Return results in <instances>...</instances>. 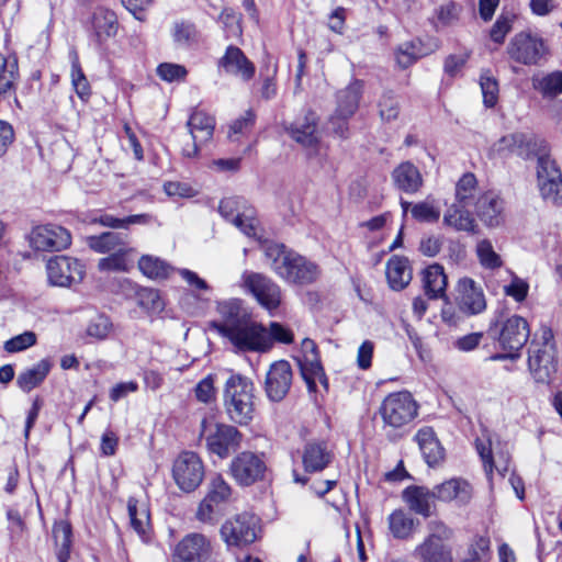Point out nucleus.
<instances>
[{
	"instance_id": "nucleus-1",
	"label": "nucleus",
	"mask_w": 562,
	"mask_h": 562,
	"mask_svg": "<svg viewBox=\"0 0 562 562\" xmlns=\"http://www.w3.org/2000/svg\"><path fill=\"white\" fill-rule=\"evenodd\" d=\"M265 254L271 260V270L288 284L305 286L314 283L321 276V268L316 262L285 249L282 245H267Z\"/></svg>"
},
{
	"instance_id": "nucleus-2",
	"label": "nucleus",
	"mask_w": 562,
	"mask_h": 562,
	"mask_svg": "<svg viewBox=\"0 0 562 562\" xmlns=\"http://www.w3.org/2000/svg\"><path fill=\"white\" fill-rule=\"evenodd\" d=\"M224 407L229 419L238 425H248L255 414L252 382L240 375H231L224 386Z\"/></svg>"
},
{
	"instance_id": "nucleus-3",
	"label": "nucleus",
	"mask_w": 562,
	"mask_h": 562,
	"mask_svg": "<svg viewBox=\"0 0 562 562\" xmlns=\"http://www.w3.org/2000/svg\"><path fill=\"white\" fill-rule=\"evenodd\" d=\"M200 437L204 440L207 451L222 460L237 450L243 439L241 432L235 426L222 423L214 416L202 419Z\"/></svg>"
},
{
	"instance_id": "nucleus-4",
	"label": "nucleus",
	"mask_w": 562,
	"mask_h": 562,
	"mask_svg": "<svg viewBox=\"0 0 562 562\" xmlns=\"http://www.w3.org/2000/svg\"><path fill=\"white\" fill-rule=\"evenodd\" d=\"M221 336L237 352H266L271 348V339L267 328L249 315L236 324L233 328H224Z\"/></svg>"
},
{
	"instance_id": "nucleus-5",
	"label": "nucleus",
	"mask_w": 562,
	"mask_h": 562,
	"mask_svg": "<svg viewBox=\"0 0 562 562\" xmlns=\"http://www.w3.org/2000/svg\"><path fill=\"white\" fill-rule=\"evenodd\" d=\"M379 414L383 422V428L401 430L417 417L418 404L407 391L393 392L382 401Z\"/></svg>"
},
{
	"instance_id": "nucleus-6",
	"label": "nucleus",
	"mask_w": 562,
	"mask_h": 562,
	"mask_svg": "<svg viewBox=\"0 0 562 562\" xmlns=\"http://www.w3.org/2000/svg\"><path fill=\"white\" fill-rule=\"evenodd\" d=\"M240 288L269 314H273L282 304L281 286L262 273L245 270L240 276Z\"/></svg>"
},
{
	"instance_id": "nucleus-7",
	"label": "nucleus",
	"mask_w": 562,
	"mask_h": 562,
	"mask_svg": "<svg viewBox=\"0 0 562 562\" xmlns=\"http://www.w3.org/2000/svg\"><path fill=\"white\" fill-rule=\"evenodd\" d=\"M258 533V519L248 513L227 518L220 528V537L228 549L245 548L254 543Z\"/></svg>"
},
{
	"instance_id": "nucleus-8",
	"label": "nucleus",
	"mask_w": 562,
	"mask_h": 562,
	"mask_svg": "<svg viewBox=\"0 0 562 562\" xmlns=\"http://www.w3.org/2000/svg\"><path fill=\"white\" fill-rule=\"evenodd\" d=\"M543 344H532L529 350L528 367L538 383H549L557 371L555 348L552 333L543 331Z\"/></svg>"
},
{
	"instance_id": "nucleus-9",
	"label": "nucleus",
	"mask_w": 562,
	"mask_h": 562,
	"mask_svg": "<svg viewBox=\"0 0 562 562\" xmlns=\"http://www.w3.org/2000/svg\"><path fill=\"white\" fill-rule=\"evenodd\" d=\"M187 127L190 138L181 146V154L184 158H196L201 148L212 138L215 128V120L203 111H194L188 122Z\"/></svg>"
},
{
	"instance_id": "nucleus-10",
	"label": "nucleus",
	"mask_w": 562,
	"mask_h": 562,
	"mask_svg": "<svg viewBox=\"0 0 562 562\" xmlns=\"http://www.w3.org/2000/svg\"><path fill=\"white\" fill-rule=\"evenodd\" d=\"M538 156L537 184L541 196L552 203L562 201V173L554 159L546 151Z\"/></svg>"
},
{
	"instance_id": "nucleus-11",
	"label": "nucleus",
	"mask_w": 562,
	"mask_h": 562,
	"mask_svg": "<svg viewBox=\"0 0 562 562\" xmlns=\"http://www.w3.org/2000/svg\"><path fill=\"white\" fill-rule=\"evenodd\" d=\"M530 336L528 322L518 315L506 318L499 327L498 344L505 351L503 356H496L494 359L518 357L520 349L526 345Z\"/></svg>"
},
{
	"instance_id": "nucleus-12",
	"label": "nucleus",
	"mask_w": 562,
	"mask_h": 562,
	"mask_svg": "<svg viewBox=\"0 0 562 562\" xmlns=\"http://www.w3.org/2000/svg\"><path fill=\"white\" fill-rule=\"evenodd\" d=\"M172 476L183 492L194 491L204 477V465L201 458L192 451L180 453L173 461Z\"/></svg>"
},
{
	"instance_id": "nucleus-13",
	"label": "nucleus",
	"mask_w": 562,
	"mask_h": 562,
	"mask_svg": "<svg viewBox=\"0 0 562 562\" xmlns=\"http://www.w3.org/2000/svg\"><path fill=\"white\" fill-rule=\"evenodd\" d=\"M267 464L262 456L251 451H243L235 456L229 464V473L241 486H250L262 481L267 473Z\"/></svg>"
},
{
	"instance_id": "nucleus-14",
	"label": "nucleus",
	"mask_w": 562,
	"mask_h": 562,
	"mask_svg": "<svg viewBox=\"0 0 562 562\" xmlns=\"http://www.w3.org/2000/svg\"><path fill=\"white\" fill-rule=\"evenodd\" d=\"M232 487L222 475H214L210 479L206 494L199 503L195 517L199 521L211 524L214 521L216 512L222 505L229 502Z\"/></svg>"
},
{
	"instance_id": "nucleus-15",
	"label": "nucleus",
	"mask_w": 562,
	"mask_h": 562,
	"mask_svg": "<svg viewBox=\"0 0 562 562\" xmlns=\"http://www.w3.org/2000/svg\"><path fill=\"white\" fill-rule=\"evenodd\" d=\"M321 119L317 113L308 111L294 121L288 128L290 137L311 154H317L322 145Z\"/></svg>"
},
{
	"instance_id": "nucleus-16",
	"label": "nucleus",
	"mask_w": 562,
	"mask_h": 562,
	"mask_svg": "<svg viewBox=\"0 0 562 562\" xmlns=\"http://www.w3.org/2000/svg\"><path fill=\"white\" fill-rule=\"evenodd\" d=\"M507 54L515 61L531 66L537 65L547 55V46L542 38L520 32L510 40Z\"/></svg>"
},
{
	"instance_id": "nucleus-17",
	"label": "nucleus",
	"mask_w": 562,
	"mask_h": 562,
	"mask_svg": "<svg viewBox=\"0 0 562 562\" xmlns=\"http://www.w3.org/2000/svg\"><path fill=\"white\" fill-rule=\"evenodd\" d=\"M46 273L49 284L67 288L82 281L85 266L76 258L55 256L47 261Z\"/></svg>"
},
{
	"instance_id": "nucleus-18",
	"label": "nucleus",
	"mask_w": 562,
	"mask_h": 562,
	"mask_svg": "<svg viewBox=\"0 0 562 562\" xmlns=\"http://www.w3.org/2000/svg\"><path fill=\"white\" fill-rule=\"evenodd\" d=\"M30 246L37 251H60L71 244L69 232L55 224L35 226L29 237Z\"/></svg>"
},
{
	"instance_id": "nucleus-19",
	"label": "nucleus",
	"mask_w": 562,
	"mask_h": 562,
	"mask_svg": "<svg viewBox=\"0 0 562 562\" xmlns=\"http://www.w3.org/2000/svg\"><path fill=\"white\" fill-rule=\"evenodd\" d=\"M475 447L487 474H491L494 468L501 473L508 470V450L505 449L501 441H494L490 432L483 431L482 435L476 438Z\"/></svg>"
},
{
	"instance_id": "nucleus-20",
	"label": "nucleus",
	"mask_w": 562,
	"mask_h": 562,
	"mask_svg": "<svg viewBox=\"0 0 562 562\" xmlns=\"http://www.w3.org/2000/svg\"><path fill=\"white\" fill-rule=\"evenodd\" d=\"M537 145L542 146L543 142L525 133H512L494 142L490 148V155L494 158H501L514 154L528 158Z\"/></svg>"
},
{
	"instance_id": "nucleus-21",
	"label": "nucleus",
	"mask_w": 562,
	"mask_h": 562,
	"mask_svg": "<svg viewBox=\"0 0 562 562\" xmlns=\"http://www.w3.org/2000/svg\"><path fill=\"white\" fill-rule=\"evenodd\" d=\"M211 540L199 532L183 537L172 551V562H203L212 554Z\"/></svg>"
},
{
	"instance_id": "nucleus-22",
	"label": "nucleus",
	"mask_w": 562,
	"mask_h": 562,
	"mask_svg": "<svg viewBox=\"0 0 562 562\" xmlns=\"http://www.w3.org/2000/svg\"><path fill=\"white\" fill-rule=\"evenodd\" d=\"M292 384V369L288 361L279 360L273 362L266 375L265 390L268 398L272 402L282 401Z\"/></svg>"
},
{
	"instance_id": "nucleus-23",
	"label": "nucleus",
	"mask_w": 562,
	"mask_h": 562,
	"mask_svg": "<svg viewBox=\"0 0 562 562\" xmlns=\"http://www.w3.org/2000/svg\"><path fill=\"white\" fill-rule=\"evenodd\" d=\"M456 301L460 308L469 314H479L486 307L484 293L476 282L468 277L458 280Z\"/></svg>"
},
{
	"instance_id": "nucleus-24",
	"label": "nucleus",
	"mask_w": 562,
	"mask_h": 562,
	"mask_svg": "<svg viewBox=\"0 0 562 562\" xmlns=\"http://www.w3.org/2000/svg\"><path fill=\"white\" fill-rule=\"evenodd\" d=\"M220 68L227 75L241 81H249L255 76V65L246 57L241 49L228 46L218 61Z\"/></svg>"
},
{
	"instance_id": "nucleus-25",
	"label": "nucleus",
	"mask_w": 562,
	"mask_h": 562,
	"mask_svg": "<svg viewBox=\"0 0 562 562\" xmlns=\"http://www.w3.org/2000/svg\"><path fill=\"white\" fill-rule=\"evenodd\" d=\"M216 312L220 319L212 321L210 328L214 329L220 336L225 334L224 328H233L243 321L248 314L243 308V302L239 299H229L216 303Z\"/></svg>"
},
{
	"instance_id": "nucleus-26",
	"label": "nucleus",
	"mask_w": 562,
	"mask_h": 562,
	"mask_svg": "<svg viewBox=\"0 0 562 562\" xmlns=\"http://www.w3.org/2000/svg\"><path fill=\"white\" fill-rule=\"evenodd\" d=\"M92 35L99 45L114 37L117 33L119 22L116 14L106 8H97L90 19Z\"/></svg>"
},
{
	"instance_id": "nucleus-27",
	"label": "nucleus",
	"mask_w": 562,
	"mask_h": 562,
	"mask_svg": "<svg viewBox=\"0 0 562 562\" xmlns=\"http://www.w3.org/2000/svg\"><path fill=\"white\" fill-rule=\"evenodd\" d=\"M436 499L443 503L456 502L464 505L472 497V487L468 481L452 477L434 487Z\"/></svg>"
},
{
	"instance_id": "nucleus-28",
	"label": "nucleus",
	"mask_w": 562,
	"mask_h": 562,
	"mask_svg": "<svg viewBox=\"0 0 562 562\" xmlns=\"http://www.w3.org/2000/svg\"><path fill=\"white\" fill-rule=\"evenodd\" d=\"M239 202L234 198H226L220 202V213L233 224L238 227L245 235L249 237H257L258 225L257 221L249 213L240 214L238 212Z\"/></svg>"
},
{
	"instance_id": "nucleus-29",
	"label": "nucleus",
	"mask_w": 562,
	"mask_h": 562,
	"mask_svg": "<svg viewBox=\"0 0 562 562\" xmlns=\"http://www.w3.org/2000/svg\"><path fill=\"white\" fill-rule=\"evenodd\" d=\"M419 562H453L451 548L439 541L436 535H429L414 550Z\"/></svg>"
},
{
	"instance_id": "nucleus-30",
	"label": "nucleus",
	"mask_w": 562,
	"mask_h": 562,
	"mask_svg": "<svg viewBox=\"0 0 562 562\" xmlns=\"http://www.w3.org/2000/svg\"><path fill=\"white\" fill-rule=\"evenodd\" d=\"M403 501L411 510L424 517H429L435 508V491L424 486H408L403 491Z\"/></svg>"
},
{
	"instance_id": "nucleus-31",
	"label": "nucleus",
	"mask_w": 562,
	"mask_h": 562,
	"mask_svg": "<svg viewBox=\"0 0 562 562\" xmlns=\"http://www.w3.org/2000/svg\"><path fill=\"white\" fill-rule=\"evenodd\" d=\"M503 201L494 193H484L476 202V214L480 220L491 228L504 223Z\"/></svg>"
},
{
	"instance_id": "nucleus-32",
	"label": "nucleus",
	"mask_w": 562,
	"mask_h": 562,
	"mask_svg": "<svg viewBox=\"0 0 562 562\" xmlns=\"http://www.w3.org/2000/svg\"><path fill=\"white\" fill-rule=\"evenodd\" d=\"M422 282L426 295L437 300L446 296L448 277L439 263H431L422 271Z\"/></svg>"
},
{
	"instance_id": "nucleus-33",
	"label": "nucleus",
	"mask_w": 562,
	"mask_h": 562,
	"mask_svg": "<svg viewBox=\"0 0 562 562\" xmlns=\"http://www.w3.org/2000/svg\"><path fill=\"white\" fill-rule=\"evenodd\" d=\"M296 360L308 391H316L317 382L327 389V378L321 364L318 351L307 356H297Z\"/></svg>"
},
{
	"instance_id": "nucleus-34",
	"label": "nucleus",
	"mask_w": 562,
	"mask_h": 562,
	"mask_svg": "<svg viewBox=\"0 0 562 562\" xmlns=\"http://www.w3.org/2000/svg\"><path fill=\"white\" fill-rule=\"evenodd\" d=\"M392 180L397 189L406 193H416L424 184L420 171L409 161L400 164L393 170Z\"/></svg>"
},
{
	"instance_id": "nucleus-35",
	"label": "nucleus",
	"mask_w": 562,
	"mask_h": 562,
	"mask_svg": "<svg viewBox=\"0 0 562 562\" xmlns=\"http://www.w3.org/2000/svg\"><path fill=\"white\" fill-rule=\"evenodd\" d=\"M386 280L392 290L401 291L412 281V268L408 259L401 256H392L386 262Z\"/></svg>"
},
{
	"instance_id": "nucleus-36",
	"label": "nucleus",
	"mask_w": 562,
	"mask_h": 562,
	"mask_svg": "<svg viewBox=\"0 0 562 562\" xmlns=\"http://www.w3.org/2000/svg\"><path fill=\"white\" fill-rule=\"evenodd\" d=\"M415 438L428 465H437L443 460V448L430 427L420 428Z\"/></svg>"
},
{
	"instance_id": "nucleus-37",
	"label": "nucleus",
	"mask_w": 562,
	"mask_h": 562,
	"mask_svg": "<svg viewBox=\"0 0 562 562\" xmlns=\"http://www.w3.org/2000/svg\"><path fill=\"white\" fill-rule=\"evenodd\" d=\"M459 203L451 204L443 214V224L457 232L476 233V223L472 214Z\"/></svg>"
},
{
	"instance_id": "nucleus-38",
	"label": "nucleus",
	"mask_w": 562,
	"mask_h": 562,
	"mask_svg": "<svg viewBox=\"0 0 562 562\" xmlns=\"http://www.w3.org/2000/svg\"><path fill=\"white\" fill-rule=\"evenodd\" d=\"M363 85L361 81H352L346 88L339 90L336 95V110L345 117H351L359 105Z\"/></svg>"
},
{
	"instance_id": "nucleus-39",
	"label": "nucleus",
	"mask_w": 562,
	"mask_h": 562,
	"mask_svg": "<svg viewBox=\"0 0 562 562\" xmlns=\"http://www.w3.org/2000/svg\"><path fill=\"white\" fill-rule=\"evenodd\" d=\"M134 254V248L121 247L120 250L100 258L97 267L101 272H128L133 267Z\"/></svg>"
},
{
	"instance_id": "nucleus-40",
	"label": "nucleus",
	"mask_w": 562,
	"mask_h": 562,
	"mask_svg": "<svg viewBox=\"0 0 562 562\" xmlns=\"http://www.w3.org/2000/svg\"><path fill=\"white\" fill-rule=\"evenodd\" d=\"M484 193L477 187L473 173H464L456 184V202L462 206H476V202Z\"/></svg>"
},
{
	"instance_id": "nucleus-41",
	"label": "nucleus",
	"mask_w": 562,
	"mask_h": 562,
	"mask_svg": "<svg viewBox=\"0 0 562 562\" xmlns=\"http://www.w3.org/2000/svg\"><path fill=\"white\" fill-rule=\"evenodd\" d=\"M531 83L543 99H554L562 93V71L533 75Z\"/></svg>"
},
{
	"instance_id": "nucleus-42",
	"label": "nucleus",
	"mask_w": 562,
	"mask_h": 562,
	"mask_svg": "<svg viewBox=\"0 0 562 562\" xmlns=\"http://www.w3.org/2000/svg\"><path fill=\"white\" fill-rule=\"evenodd\" d=\"M127 509L132 528L145 539L150 529L149 509L146 502L130 497Z\"/></svg>"
},
{
	"instance_id": "nucleus-43",
	"label": "nucleus",
	"mask_w": 562,
	"mask_h": 562,
	"mask_svg": "<svg viewBox=\"0 0 562 562\" xmlns=\"http://www.w3.org/2000/svg\"><path fill=\"white\" fill-rule=\"evenodd\" d=\"M50 362L43 359L33 367L25 369L16 378L18 386L24 392L32 391L45 380L50 371Z\"/></svg>"
},
{
	"instance_id": "nucleus-44",
	"label": "nucleus",
	"mask_w": 562,
	"mask_h": 562,
	"mask_svg": "<svg viewBox=\"0 0 562 562\" xmlns=\"http://www.w3.org/2000/svg\"><path fill=\"white\" fill-rule=\"evenodd\" d=\"M137 266L139 271L151 280L167 279L173 272V268L168 262L151 255L140 256Z\"/></svg>"
},
{
	"instance_id": "nucleus-45",
	"label": "nucleus",
	"mask_w": 562,
	"mask_h": 562,
	"mask_svg": "<svg viewBox=\"0 0 562 562\" xmlns=\"http://www.w3.org/2000/svg\"><path fill=\"white\" fill-rule=\"evenodd\" d=\"M53 537L56 546L58 562H67L70 558L71 525L67 520L56 521L53 526Z\"/></svg>"
},
{
	"instance_id": "nucleus-46",
	"label": "nucleus",
	"mask_w": 562,
	"mask_h": 562,
	"mask_svg": "<svg viewBox=\"0 0 562 562\" xmlns=\"http://www.w3.org/2000/svg\"><path fill=\"white\" fill-rule=\"evenodd\" d=\"M330 460V454L324 443H307L303 452V464L306 471L323 470Z\"/></svg>"
},
{
	"instance_id": "nucleus-47",
	"label": "nucleus",
	"mask_w": 562,
	"mask_h": 562,
	"mask_svg": "<svg viewBox=\"0 0 562 562\" xmlns=\"http://www.w3.org/2000/svg\"><path fill=\"white\" fill-rule=\"evenodd\" d=\"M89 247L99 254H111L127 247V241L116 233L106 232L88 237Z\"/></svg>"
},
{
	"instance_id": "nucleus-48",
	"label": "nucleus",
	"mask_w": 562,
	"mask_h": 562,
	"mask_svg": "<svg viewBox=\"0 0 562 562\" xmlns=\"http://www.w3.org/2000/svg\"><path fill=\"white\" fill-rule=\"evenodd\" d=\"M387 521L391 533L397 539L411 537L416 528L414 518L402 509L394 510Z\"/></svg>"
},
{
	"instance_id": "nucleus-49",
	"label": "nucleus",
	"mask_w": 562,
	"mask_h": 562,
	"mask_svg": "<svg viewBox=\"0 0 562 562\" xmlns=\"http://www.w3.org/2000/svg\"><path fill=\"white\" fill-rule=\"evenodd\" d=\"M412 217L417 222L434 224L441 215L439 203L431 196L414 203L411 210Z\"/></svg>"
},
{
	"instance_id": "nucleus-50",
	"label": "nucleus",
	"mask_w": 562,
	"mask_h": 562,
	"mask_svg": "<svg viewBox=\"0 0 562 562\" xmlns=\"http://www.w3.org/2000/svg\"><path fill=\"white\" fill-rule=\"evenodd\" d=\"M136 303L147 314H159L165 308L160 293L151 288H140L136 291Z\"/></svg>"
},
{
	"instance_id": "nucleus-51",
	"label": "nucleus",
	"mask_w": 562,
	"mask_h": 562,
	"mask_svg": "<svg viewBox=\"0 0 562 562\" xmlns=\"http://www.w3.org/2000/svg\"><path fill=\"white\" fill-rule=\"evenodd\" d=\"M475 255L482 268L496 270L503 266V259L498 255L491 240L481 239L475 245Z\"/></svg>"
},
{
	"instance_id": "nucleus-52",
	"label": "nucleus",
	"mask_w": 562,
	"mask_h": 562,
	"mask_svg": "<svg viewBox=\"0 0 562 562\" xmlns=\"http://www.w3.org/2000/svg\"><path fill=\"white\" fill-rule=\"evenodd\" d=\"M18 76V61L0 54V94L13 90Z\"/></svg>"
},
{
	"instance_id": "nucleus-53",
	"label": "nucleus",
	"mask_w": 562,
	"mask_h": 562,
	"mask_svg": "<svg viewBox=\"0 0 562 562\" xmlns=\"http://www.w3.org/2000/svg\"><path fill=\"white\" fill-rule=\"evenodd\" d=\"M480 87L483 97V103L486 108H493L498 101L499 87L498 81L488 71L480 77Z\"/></svg>"
},
{
	"instance_id": "nucleus-54",
	"label": "nucleus",
	"mask_w": 562,
	"mask_h": 562,
	"mask_svg": "<svg viewBox=\"0 0 562 562\" xmlns=\"http://www.w3.org/2000/svg\"><path fill=\"white\" fill-rule=\"evenodd\" d=\"M37 342V335L32 330L13 336L3 342V350L8 353H16L27 350Z\"/></svg>"
},
{
	"instance_id": "nucleus-55",
	"label": "nucleus",
	"mask_w": 562,
	"mask_h": 562,
	"mask_svg": "<svg viewBox=\"0 0 562 562\" xmlns=\"http://www.w3.org/2000/svg\"><path fill=\"white\" fill-rule=\"evenodd\" d=\"M216 375L207 374L204 376L194 389L195 397L199 402L204 404H211L215 402L217 395V389L215 386Z\"/></svg>"
},
{
	"instance_id": "nucleus-56",
	"label": "nucleus",
	"mask_w": 562,
	"mask_h": 562,
	"mask_svg": "<svg viewBox=\"0 0 562 562\" xmlns=\"http://www.w3.org/2000/svg\"><path fill=\"white\" fill-rule=\"evenodd\" d=\"M419 42H408L402 44L395 53L396 63L406 68L412 65L416 59L424 55Z\"/></svg>"
},
{
	"instance_id": "nucleus-57",
	"label": "nucleus",
	"mask_w": 562,
	"mask_h": 562,
	"mask_svg": "<svg viewBox=\"0 0 562 562\" xmlns=\"http://www.w3.org/2000/svg\"><path fill=\"white\" fill-rule=\"evenodd\" d=\"M70 77H71L72 87H74L76 93L78 94V97L82 100L88 98L90 95V86H89V82H88L81 67H80L78 57L76 55L74 56V59L71 63Z\"/></svg>"
},
{
	"instance_id": "nucleus-58",
	"label": "nucleus",
	"mask_w": 562,
	"mask_h": 562,
	"mask_svg": "<svg viewBox=\"0 0 562 562\" xmlns=\"http://www.w3.org/2000/svg\"><path fill=\"white\" fill-rule=\"evenodd\" d=\"M172 37L178 45H190L196 41L198 32L192 23L179 21L173 25Z\"/></svg>"
},
{
	"instance_id": "nucleus-59",
	"label": "nucleus",
	"mask_w": 562,
	"mask_h": 562,
	"mask_svg": "<svg viewBox=\"0 0 562 562\" xmlns=\"http://www.w3.org/2000/svg\"><path fill=\"white\" fill-rule=\"evenodd\" d=\"M503 291L505 295L514 299L518 303H521L528 296L529 283L525 279L513 273L509 283L504 285Z\"/></svg>"
},
{
	"instance_id": "nucleus-60",
	"label": "nucleus",
	"mask_w": 562,
	"mask_h": 562,
	"mask_svg": "<svg viewBox=\"0 0 562 562\" xmlns=\"http://www.w3.org/2000/svg\"><path fill=\"white\" fill-rule=\"evenodd\" d=\"M112 331V323L104 315H97L93 317L86 329V333L89 337L94 339H105L110 333Z\"/></svg>"
},
{
	"instance_id": "nucleus-61",
	"label": "nucleus",
	"mask_w": 562,
	"mask_h": 562,
	"mask_svg": "<svg viewBox=\"0 0 562 562\" xmlns=\"http://www.w3.org/2000/svg\"><path fill=\"white\" fill-rule=\"evenodd\" d=\"M187 74L186 67L179 64L162 63L157 67V75L167 82L184 80Z\"/></svg>"
},
{
	"instance_id": "nucleus-62",
	"label": "nucleus",
	"mask_w": 562,
	"mask_h": 562,
	"mask_svg": "<svg viewBox=\"0 0 562 562\" xmlns=\"http://www.w3.org/2000/svg\"><path fill=\"white\" fill-rule=\"evenodd\" d=\"M227 36L239 37L241 36L243 30L240 25V14L232 9H224L220 15Z\"/></svg>"
},
{
	"instance_id": "nucleus-63",
	"label": "nucleus",
	"mask_w": 562,
	"mask_h": 562,
	"mask_svg": "<svg viewBox=\"0 0 562 562\" xmlns=\"http://www.w3.org/2000/svg\"><path fill=\"white\" fill-rule=\"evenodd\" d=\"M165 193L170 198L189 199L196 194V190L186 182L168 181L164 184Z\"/></svg>"
},
{
	"instance_id": "nucleus-64",
	"label": "nucleus",
	"mask_w": 562,
	"mask_h": 562,
	"mask_svg": "<svg viewBox=\"0 0 562 562\" xmlns=\"http://www.w3.org/2000/svg\"><path fill=\"white\" fill-rule=\"evenodd\" d=\"M488 550L490 541L483 537H480L470 548V557L464 559L462 562H487L486 554Z\"/></svg>"
}]
</instances>
